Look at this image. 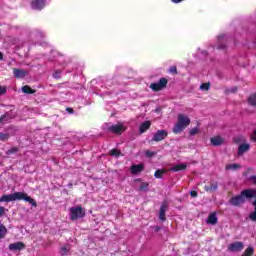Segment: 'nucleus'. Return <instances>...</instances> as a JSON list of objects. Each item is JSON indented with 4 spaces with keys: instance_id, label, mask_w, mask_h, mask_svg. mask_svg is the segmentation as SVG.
Here are the masks:
<instances>
[{
    "instance_id": "30",
    "label": "nucleus",
    "mask_w": 256,
    "mask_h": 256,
    "mask_svg": "<svg viewBox=\"0 0 256 256\" xmlns=\"http://www.w3.org/2000/svg\"><path fill=\"white\" fill-rule=\"evenodd\" d=\"M169 73H171V75H179V71L177 70V66H171L169 68Z\"/></svg>"
},
{
    "instance_id": "13",
    "label": "nucleus",
    "mask_w": 256,
    "mask_h": 256,
    "mask_svg": "<svg viewBox=\"0 0 256 256\" xmlns=\"http://www.w3.org/2000/svg\"><path fill=\"white\" fill-rule=\"evenodd\" d=\"M149 129H151V121L146 120L145 122L140 124V127H139L140 135H143V133H146L147 131H149Z\"/></svg>"
},
{
    "instance_id": "15",
    "label": "nucleus",
    "mask_w": 256,
    "mask_h": 256,
    "mask_svg": "<svg viewBox=\"0 0 256 256\" xmlns=\"http://www.w3.org/2000/svg\"><path fill=\"white\" fill-rule=\"evenodd\" d=\"M218 221L217 213L213 212L208 216L206 223H208V225H217Z\"/></svg>"
},
{
    "instance_id": "18",
    "label": "nucleus",
    "mask_w": 256,
    "mask_h": 256,
    "mask_svg": "<svg viewBox=\"0 0 256 256\" xmlns=\"http://www.w3.org/2000/svg\"><path fill=\"white\" fill-rule=\"evenodd\" d=\"M187 169V164L182 163V164H176L174 165L170 171H174L175 173H177V171H185Z\"/></svg>"
},
{
    "instance_id": "20",
    "label": "nucleus",
    "mask_w": 256,
    "mask_h": 256,
    "mask_svg": "<svg viewBox=\"0 0 256 256\" xmlns=\"http://www.w3.org/2000/svg\"><path fill=\"white\" fill-rule=\"evenodd\" d=\"M247 103L250 107H256V93L250 94L247 98Z\"/></svg>"
},
{
    "instance_id": "29",
    "label": "nucleus",
    "mask_w": 256,
    "mask_h": 256,
    "mask_svg": "<svg viewBox=\"0 0 256 256\" xmlns=\"http://www.w3.org/2000/svg\"><path fill=\"white\" fill-rule=\"evenodd\" d=\"M110 155L112 157H119L121 155V151L118 149H111L110 150Z\"/></svg>"
},
{
    "instance_id": "14",
    "label": "nucleus",
    "mask_w": 256,
    "mask_h": 256,
    "mask_svg": "<svg viewBox=\"0 0 256 256\" xmlns=\"http://www.w3.org/2000/svg\"><path fill=\"white\" fill-rule=\"evenodd\" d=\"M13 75L16 77V79H23V77L27 76V71L13 68Z\"/></svg>"
},
{
    "instance_id": "17",
    "label": "nucleus",
    "mask_w": 256,
    "mask_h": 256,
    "mask_svg": "<svg viewBox=\"0 0 256 256\" xmlns=\"http://www.w3.org/2000/svg\"><path fill=\"white\" fill-rule=\"evenodd\" d=\"M249 149H251V145L247 144V143H244V144H241L239 147H238V155H244L245 153H247V151H249Z\"/></svg>"
},
{
    "instance_id": "6",
    "label": "nucleus",
    "mask_w": 256,
    "mask_h": 256,
    "mask_svg": "<svg viewBox=\"0 0 256 256\" xmlns=\"http://www.w3.org/2000/svg\"><path fill=\"white\" fill-rule=\"evenodd\" d=\"M169 136V132L167 130H157L154 136L152 137V141H155V143H159L161 141H165L167 137Z\"/></svg>"
},
{
    "instance_id": "37",
    "label": "nucleus",
    "mask_w": 256,
    "mask_h": 256,
    "mask_svg": "<svg viewBox=\"0 0 256 256\" xmlns=\"http://www.w3.org/2000/svg\"><path fill=\"white\" fill-rule=\"evenodd\" d=\"M239 88L237 86L232 87L231 89L226 90V93H237Z\"/></svg>"
},
{
    "instance_id": "44",
    "label": "nucleus",
    "mask_w": 256,
    "mask_h": 256,
    "mask_svg": "<svg viewBox=\"0 0 256 256\" xmlns=\"http://www.w3.org/2000/svg\"><path fill=\"white\" fill-rule=\"evenodd\" d=\"M250 181H253V183L256 184V176H251V177H250Z\"/></svg>"
},
{
    "instance_id": "38",
    "label": "nucleus",
    "mask_w": 256,
    "mask_h": 256,
    "mask_svg": "<svg viewBox=\"0 0 256 256\" xmlns=\"http://www.w3.org/2000/svg\"><path fill=\"white\" fill-rule=\"evenodd\" d=\"M249 219L251 221H256V210H254V212H252L250 215H249Z\"/></svg>"
},
{
    "instance_id": "1",
    "label": "nucleus",
    "mask_w": 256,
    "mask_h": 256,
    "mask_svg": "<svg viewBox=\"0 0 256 256\" xmlns=\"http://www.w3.org/2000/svg\"><path fill=\"white\" fill-rule=\"evenodd\" d=\"M254 197H256V190L246 189L241 191L239 195L230 198L229 204L232 205V207H241V205L245 203V199H254Z\"/></svg>"
},
{
    "instance_id": "22",
    "label": "nucleus",
    "mask_w": 256,
    "mask_h": 256,
    "mask_svg": "<svg viewBox=\"0 0 256 256\" xmlns=\"http://www.w3.org/2000/svg\"><path fill=\"white\" fill-rule=\"evenodd\" d=\"M226 171H237V169H241V165L234 163V164H227L225 166Z\"/></svg>"
},
{
    "instance_id": "3",
    "label": "nucleus",
    "mask_w": 256,
    "mask_h": 256,
    "mask_svg": "<svg viewBox=\"0 0 256 256\" xmlns=\"http://www.w3.org/2000/svg\"><path fill=\"white\" fill-rule=\"evenodd\" d=\"M191 125V119L188 118L185 114H178V120L173 127L174 135H179V133H183L187 127Z\"/></svg>"
},
{
    "instance_id": "45",
    "label": "nucleus",
    "mask_w": 256,
    "mask_h": 256,
    "mask_svg": "<svg viewBox=\"0 0 256 256\" xmlns=\"http://www.w3.org/2000/svg\"><path fill=\"white\" fill-rule=\"evenodd\" d=\"M3 201H5V195H3L2 197H0V203H3Z\"/></svg>"
},
{
    "instance_id": "46",
    "label": "nucleus",
    "mask_w": 256,
    "mask_h": 256,
    "mask_svg": "<svg viewBox=\"0 0 256 256\" xmlns=\"http://www.w3.org/2000/svg\"><path fill=\"white\" fill-rule=\"evenodd\" d=\"M225 48H226L225 45H220V46H218V49H225Z\"/></svg>"
},
{
    "instance_id": "48",
    "label": "nucleus",
    "mask_w": 256,
    "mask_h": 256,
    "mask_svg": "<svg viewBox=\"0 0 256 256\" xmlns=\"http://www.w3.org/2000/svg\"><path fill=\"white\" fill-rule=\"evenodd\" d=\"M155 231H156V232H157V231H161V228L158 227V226H156V227H155Z\"/></svg>"
},
{
    "instance_id": "21",
    "label": "nucleus",
    "mask_w": 256,
    "mask_h": 256,
    "mask_svg": "<svg viewBox=\"0 0 256 256\" xmlns=\"http://www.w3.org/2000/svg\"><path fill=\"white\" fill-rule=\"evenodd\" d=\"M218 187L219 186L217 185V183H212L210 185L204 186V190L207 191V193H211L213 191H217Z\"/></svg>"
},
{
    "instance_id": "33",
    "label": "nucleus",
    "mask_w": 256,
    "mask_h": 256,
    "mask_svg": "<svg viewBox=\"0 0 256 256\" xmlns=\"http://www.w3.org/2000/svg\"><path fill=\"white\" fill-rule=\"evenodd\" d=\"M199 133V128L195 127V128H192L190 131H189V135H191V137L197 135Z\"/></svg>"
},
{
    "instance_id": "5",
    "label": "nucleus",
    "mask_w": 256,
    "mask_h": 256,
    "mask_svg": "<svg viewBox=\"0 0 256 256\" xmlns=\"http://www.w3.org/2000/svg\"><path fill=\"white\" fill-rule=\"evenodd\" d=\"M167 83H169V80H167V78L165 77H162L157 83H151L150 89L153 90L155 93H157L158 91H163V89L167 88Z\"/></svg>"
},
{
    "instance_id": "49",
    "label": "nucleus",
    "mask_w": 256,
    "mask_h": 256,
    "mask_svg": "<svg viewBox=\"0 0 256 256\" xmlns=\"http://www.w3.org/2000/svg\"><path fill=\"white\" fill-rule=\"evenodd\" d=\"M3 59V53L0 52V61Z\"/></svg>"
},
{
    "instance_id": "36",
    "label": "nucleus",
    "mask_w": 256,
    "mask_h": 256,
    "mask_svg": "<svg viewBox=\"0 0 256 256\" xmlns=\"http://www.w3.org/2000/svg\"><path fill=\"white\" fill-rule=\"evenodd\" d=\"M54 79H61V70H56L53 74Z\"/></svg>"
},
{
    "instance_id": "41",
    "label": "nucleus",
    "mask_w": 256,
    "mask_h": 256,
    "mask_svg": "<svg viewBox=\"0 0 256 256\" xmlns=\"http://www.w3.org/2000/svg\"><path fill=\"white\" fill-rule=\"evenodd\" d=\"M190 196L191 197H198L199 193L197 191L193 190V191L190 192Z\"/></svg>"
},
{
    "instance_id": "10",
    "label": "nucleus",
    "mask_w": 256,
    "mask_h": 256,
    "mask_svg": "<svg viewBox=\"0 0 256 256\" xmlns=\"http://www.w3.org/2000/svg\"><path fill=\"white\" fill-rule=\"evenodd\" d=\"M8 249L10 251H21V250L25 249V243H23V242L11 243V244H9Z\"/></svg>"
},
{
    "instance_id": "34",
    "label": "nucleus",
    "mask_w": 256,
    "mask_h": 256,
    "mask_svg": "<svg viewBox=\"0 0 256 256\" xmlns=\"http://www.w3.org/2000/svg\"><path fill=\"white\" fill-rule=\"evenodd\" d=\"M145 155H146V157H155V155H157V153L152 152L151 150H146Z\"/></svg>"
},
{
    "instance_id": "35",
    "label": "nucleus",
    "mask_w": 256,
    "mask_h": 256,
    "mask_svg": "<svg viewBox=\"0 0 256 256\" xmlns=\"http://www.w3.org/2000/svg\"><path fill=\"white\" fill-rule=\"evenodd\" d=\"M67 253H69V250L67 249V247L63 246L61 249H60V254L62 256H65L67 255Z\"/></svg>"
},
{
    "instance_id": "11",
    "label": "nucleus",
    "mask_w": 256,
    "mask_h": 256,
    "mask_svg": "<svg viewBox=\"0 0 256 256\" xmlns=\"http://www.w3.org/2000/svg\"><path fill=\"white\" fill-rule=\"evenodd\" d=\"M145 170V165L143 164H134L130 167V171L132 175H137L139 173H142V171Z\"/></svg>"
},
{
    "instance_id": "39",
    "label": "nucleus",
    "mask_w": 256,
    "mask_h": 256,
    "mask_svg": "<svg viewBox=\"0 0 256 256\" xmlns=\"http://www.w3.org/2000/svg\"><path fill=\"white\" fill-rule=\"evenodd\" d=\"M250 140L253 141L254 143H256V129H255L254 132L251 134Z\"/></svg>"
},
{
    "instance_id": "25",
    "label": "nucleus",
    "mask_w": 256,
    "mask_h": 256,
    "mask_svg": "<svg viewBox=\"0 0 256 256\" xmlns=\"http://www.w3.org/2000/svg\"><path fill=\"white\" fill-rule=\"evenodd\" d=\"M255 254V249L249 246L241 256H253Z\"/></svg>"
},
{
    "instance_id": "28",
    "label": "nucleus",
    "mask_w": 256,
    "mask_h": 256,
    "mask_svg": "<svg viewBox=\"0 0 256 256\" xmlns=\"http://www.w3.org/2000/svg\"><path fill=\"white\" fill-rule=\"evenodd\" d=\"M201 91H209L211 89V83H203L200 85Z\"/></svg>"
},
{
    "instance_id": "32",
    "label": "nucleus",
    "mask_w": 256,
    "mask_h": 256,
    "mask_svg": "<svg viewBox=\"0 0 256 256\" xmlns=\"http://www.w3.org/2000/svg\"><path fill=\"white\" fill-rule=\"evenodd\" d=\"M149 188V183L147 182H142L140 187H139V191H146V189Z\"/></svg>"
},
{
    "instance_id": "19",
    "label": "nucleus",
    "mask_w": 256,
    "mask_h": 256,
    "mask_svg": "<svg viewBox=\"0 0 256 256\" xmlns=\"http://www.w3.org/2000/svg\"><path fill=\"white\" fill-rule=\"evenodd\" d=\"M22 93H25L26 95H33L37 93V90L32 89V87L29 85H25L22 87Z\"/></svg>"
},
{
    "instance_id": "16",
    "label": "nucleus",
    "mask_w": 256,
    "mask_h": 256,
    "mask_svg": "<svg viewBox=\"0 0 256 256\" xmlns=\"http://www.w3.org/2000/svg\"><path fill=\"white\" fill-rule=\"evenodd\" d=\"M210 143H211L214 147H219V146L223 145V138H221V136L212 137V138L210 139Z\"/></svg>"
},
{
    "instance_id": "43",
    "label": "nucleus",
    "mask_w": 256,
    "mask_h": 256,
    "mask_svg": "<svg viewBox=\"0 0 256 256\" xmlns=\"http://www.w3.org/2000/svg\"><path fill=\"white\" fill-rule=\"evenodd\" d=\"M67 113H69L70 115H73V113H75V111L73 110V108H66Z\"/></svg>"
},
{
    "instance_id": "26",
    "label": "nucleus",
    "mask_w": 256,
    "mask_h": 256,
    "mask_svg": "<svg viewBox=\"0 0 256 256\" xmlns=\"http://www.w3.org/2000/svg\"><path fill=\"white\" fill-rule=\"evenodd\" d=\"M5 235H7V228L0 224V239H5Z\"/></svg>"
},
{
    "instance_id": "2",
    "label": "nucleus",
    "mask_w": 256,
    "mask_h": 256,
    "mask_svg": "<svg viewBox=\"0 0 256 256\" xmlns=\"http://www.w3.org/2000/svg\"><path fill=\"white\" fill-rule=\"evenodd\" d=\"M4 199L6 203H11V201H26L30 203L32 207H37V201L24 192H14L13 194L4 195Z\"/></svg>"
},
{
    "instance_id": "12",
    "label": "nucleus",
    "mask_w": 256,
    "mask_h": 256,
    "mask_svg": "<svg viewBox=\"0 0 256 256\" xmlns=\"http://www.w3.org/2000/svg\"><path fill=\"white\" fill-rule=\"evenodd\" d=\"M165 213H167V202H163L159 210V219L162 222L167 221V217L165 216Z\"/></svg>"
},
{
    "instance_id": "50",
    "label": "nucleus",
    "mask_w": 256,
    "mask_h": 256,
    "mask_svg": "<svg viewBox=\"0 0 256 256\" xmlns=\"http://www.w3.org/2000/svg\"><path fill=\"white\" fill-rule=\"evenodd\" d=\"M235 143H239V138L234 139Z\"/></svg>"
},
{
    "instance_id": "42",
    "label": "nucleus",
    "mask_w": 256,
    "mask_h": 256,
    "mask_svg": "<svg viewBox=\"0 0 256 256\" xmlns=\"http://www.w3.org/2000/svg\"><path fill=\"white\" fill-rule=\"evenodd\" d=\"M5 215V207L0 206V217Z\"/></svg>"
},
{
    "instance_id": "31",
    "label": "nucleus",
    "mask_w": 256,
    "mask_h": 256,
    "mask_svg": "<svg viewBox=\"0 0 256 256\" xmlns=\"http://www.w3.org/2000/svg\"><path fill=\"white\" fill-rule=\"evenodd\" d=\"M9 137H10V135L9 134H7V133H1L0 132V141H9Z\"/></svg>"
},
{
    "instance_id": "24",
    "label": "nucleus",
    "mask_w": 256,
    "mask_h": 256,
    "mask_svg": "<svg viewBox=\"0 0 256 256\" xmlns=\"http://www.w3.org/2000/svg\"><path fill=\"white\" fill-rule=\"evenodd\" d=\"M11 121V115L9 113H5L0 116V123H9Z\"/></svg>"
},
{
    "instance_id": "8",
    "label": "nucleus",
    "mask_w": 256,
    "mask_h": 256,
    "mask_svg": "<svg viewBox=\"0 0 256 256\" xmlns=\"http://www.w3.org/2000/svg\"><path fill=\"white\" fill-rule=\"evenodd\" d=\"M110 133H114L115 135H121L125 131V127L122 124H115L108 128Z\"/></svg>"
},
{
    "instance_id": "27",
    "label": "nucleus",
    "mask_w": 256,
    "mask_h": 256,
    "mask_svg": "<svg viewBox=\"0 0 256 256\" xmlns=\"http://www.w3.org/2000/svg\"><path fill=\"white\" fill-rule=\"evenodd\" d=\"M15 153H19V147H12L6 151V155H15Z\"/></svg>"
},
{
    "instance_id": "23",
    "label": "nucleus",
    "mask_w": 256,
    "mask_h": 256,
    "mask_svg": "<svg viewBox=\"0 0 256 256\" xmlns=\"http://www.w3.org/2000/svg\"><path fill=\"white\" fill-rule=\"evenodd\" d=\"M165 173H167V170H165V169H158V170L155 171L154 177L156 179H163V176L165 175Z\"/></svg>"
},
{
    "instance_id": "7",
    "label": "nucleus",
    "mask_w": 256,
    "mask_h": 256,
    "mask_svg": "<svg viewBox=\"0 0 256 256\" xmlns=\"http://www.w3.org/2000/svg\"><path fill=\"white\" fill-rule=\"evenodd\" d=\"M244 247H245V244H243V242H234L228 246V251L237 253L239 251H243Z\"/></svg>"
},
{
    "instance_id": "47",
    "label": "nucleus",
    "mask_w": 256,
    "mask_h": 256,
    "mask_svg": "<svg viewBox=\"0 0 256 256\" xmlns=\"http://www.w3.org/2000/svg\"><path fill=\"white\" fill-rule=\"evenodd\" d=\"M253 206H254V211H256V200H254Z\"/></svg>"
},
{
    "instance_id": "9",
    "label": "nucleus",
    "mask_w": 256,
    "mask_h": 256,
    "mask_svg": "<svg viewBox=\"0 0 256 256\" xmlns=\"http://www.w3.org/2000/svg\"><path fill=\"white\" fill-rule=\"evenodd\" d=\"M45 0H32L31 7L32 9H36L37 11H41L45 7Z\"/></svg>"
},
{
    "instance_id": "4",
    "label": "nucleus",
    "mask_w": 256,
    "mask_h": 256,
    "mask_svg": "<svg viewBox=\"0 0 256 256\" xmlns=\"http://www.w3.org/2000/svg\"><path fill=\"white\" fill-rule=\"evenodd\" d=\"M85 212L82 206H75L70 208V219L71 221H77V219H83Z\"/></svg>"
},
{
    "instance_id": "40",
    "label": "nucleus",
    "mask_w": 256,
    "mask_h": 256,
    "mask_svg": "<svg viewBox=\"0 0 256 256\" xmlns=\"http://www.w3.org/2000/svg\"><path fill=\"white\" fill-rule=\"evenodd\" d=\"M7 93V88L0 86V95H5Z\"/></svg>"
}]
</instances>
